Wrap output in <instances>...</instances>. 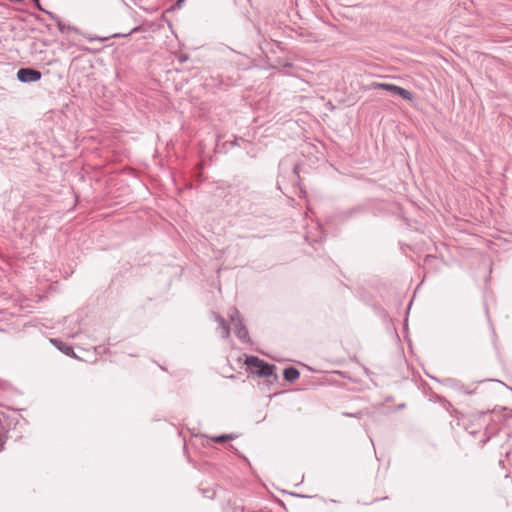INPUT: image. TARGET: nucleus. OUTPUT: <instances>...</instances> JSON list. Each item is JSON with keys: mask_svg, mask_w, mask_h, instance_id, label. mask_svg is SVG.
Segmentation results:
<instances>
[{"mask_svg": "<svg viewBox=\"0 0 512 512\" xmlns=\"http://www.w3.org/2000/svg\"><path fill=\"white\" fill-rule=\"evenodd\" d=\"M50 342L65 355L70 357H76L73 347L70 346L68 343L63 342L62 340L57 338L50 339Z\"/></svg>", "mask_w": 512, "mask_h": 512, "instance_id": "6", "label": "nucleus"}, {"mask_svg": "<svg viewBox=\"0 0 512 512\" xmlns=\"http://www.w3.org/2000/svg\"><path fill=\"white\" fill-rule=\"evenodd\" d=\"M245 364L252 370V373L259 377H273L274 380L278 379L275 374L276 366L260 359L257 356H247Z\"/></svg>", "mask_w": 512, "mask_h": 512, "instance_id": "1", "label": "nucleus"}, {"mask_svg": "<svg viewBox=\"0 0 512 512\" xmlns=\"http://www.w3.org/2000/svg\"><path fill=\"white\" fill-rule=\"evenodd\" d=\"M44 11L51 19L57 21V19H60L57 15H55L54 13L52 12H49V11H45L44 9L42 10Z\"/></svg>", "mask_w": 512, "mask_h": 512, "instance_id": "16", "label": "nucleus"}, {"mask_svg": "<svg viewBox=\"0 0 512 512\" xmlns=\"http://www.w3.org/2000/svg\"><path fill=\"white\" fill-rule=\"evenodd\" d=\"M229 318L234 325V331H235L236 336L242 342H248L249 341L248 330H247L246 326L243 324V320L240 315V312L236 308H233L232 312L229 314Z\"/></svg>", "mask_w": 512, "mask_h": 512, "instance_id": "2", "label": "nucleus"}, {"mask_svg": "<svg viewBox=\"0 0 512 512\" xmlns=\"http://www.w3.org/2000/svg\"><path fill=\"white\" fill-rule=\"evenodd\" d=\"M237 436L235 434H222L212 437L211 440L215 443H225L230 440H234Z\"/></svg>", "mask_w": 512, "mask_h": 512, "instance_id": "8", "label": "nucleus"}, {"mask_svg": "<svg viewBox=\"0 0 512 512\" xmlns=\"http://www.w3.org/2000/svg\"><path fill=\"white\" fill-rule=\"evenodd\" d=\"M229 450H231L233 452L237 451L236 447L234 445H232V444L229 445Z\"/></svg>", "mask_w": 512, "mask_h": 512, "instance_id": "23", "label": "nucleus"}, {"mask_svg": "<svg viewBox=\"0 0 512 512\" xmlns=\"http://www.w3.org/2000/svg\"><path fill=\"white\" fill-rule=\"evenodd\" d=\"M436 398H437L439 401L444 402L446 406H448V407H451V406H452V405H451V403H450L449 401H447L446 399H444V398H442V397H440V396H436Z\"/></svg>", "mask_w": 512, "mask_h": 512, "instance_id": "18", "label": "nucleus"}, {"mask_svg": "<svg viewBox=\"0 0 512 512\" xmlns=\"http://www.w3.org/2000/svg\"><path fill=\"white\" fill-rule=\"evenodd\" d=\"M203 493L204 496L208 498H213L215 495V492L213 490H204Z\"/></svg>", "mask_w": 512, "mask_h": 512, "instance_id": "14", "label": "nucleus"}, {"mask_svg": "<svg viewBox=\"0 0 512 512\" xmlns=\"http://www.w3.org/2000/svg\"><path fill=\"white\" fill-rule=\"evenodd\" d=\"M248 210H252V204L249 205Z\"/></svg>", "mask_w": 512, "mask_h": 512, "instance_id": "27", "label": "nucleus"}, {"mask_svg": "<svg viewBox=\"0 0 512 512\" xmlns=\"http://www.w3.org/2000/svg\"><path fill=\"white\" fill-rule=\"evenodd\" d=\"M293 172H294L296 175H298V173H299V166H298V165L294 166V168H293Z\"/></svg>", "mask_w": 512, "mask_h": 512, "instance_id": "22", "label": "nucleus"}, {"mask_svg": "<svg viewBox=\"0 0 512 512\" xmlns=\"http://www.w3.org/2000/svg\"><path fill=\"white\" fill-rule=\"evenodd\" d=\"M430 259H435V257H434V256H431V255H428V256L426 257V261H428V260H430Z\"/></svg>", "mask_w": 512, "mask_h": 512, "instance_id": "24", "label": "nucleus"}, {"mask_svg": "<svg viewBox=\"0 0 512 512\" xmlns=\"http://www.w3.org/2000/svg\"><path fill=\"white\" fill-rule=\"evenodd\" d=\"M37 20L42 21L43 19L39 16L36 17Z\"/></svg>", "mask_w": 512, "mask_h": 512, "instance_id": "26", "label": "nucleus"}, {"mask_svg": "<svg viewBox=\"0 0 512 512\" xmlns=\"http://www.w3.org/2000/svg\"><path fill=\"white\" fill-rule=\"evenodd\" d=\"M32 1L35 3V5L38 9L43 10V8L41 7V4H40V0H32Z\"/></svg>", "mask_w": 512, "mask_h": 512, "instance_id": "20", "label": "nucleus"}, {"mask_svg": "<svg viewBox=\"0 0 512 512\" xmlns=\"http://www.w3.org/2000/svg\"><path fill=\"white\" fill-rule=\"evenodd\" d=\"M249 196H251L252 199H257L258 198V194L254 191H250L249 193Z\"/></svg>", "mask_w": 512, "mask_h": 512, "instance_id": "19", "label": "nucleus"}, {"mask_svg": "<svg viewBox=\"0 0 512 512\" xmlns=\"http://www.w3.org/2000/svg\"><path fill=\"white\" fill-rule=\"evenodd\" d=\"M364 211V208L361 207V206H357V207H354L348 211L345 212V214L348 216V217H351L353 216L354 214H357V213H361Z\"/></svg>", "mask_w": 512, "mask_h": 512, "instance_id": "12", "label": "nucleus"}, {"mask_svg": "<svg viewBox=\"0 0 512 512\" xmlns=\"http://www.w3.org/2000/svg\"><path fill=\"white\" fill-rule=\"evenodd\" d=\"M42 74L39 70L31 67L20 68L17 71V79L22 83H31L40 80Z\"/></svg>", "mask_w": 512, "mask_h": 512, "instance_id": "4", "label": "nucleus"}, {"mask_svg": "<svg viewBox=\"0 0 512 512\" xmlns=\"http://www.w3.org/2000/svg\"><path fill=\"white\" fill-rule=\"evenodd\" d=\"M186 60H188V55H182V56L179 58V61H180V62H185Z\"/></svg>", "mask_w": 512, "mask_h": 512, "instance_id": "21", "label": "nucleus"}, {"mask_svg": "<svg viewBox=\"0 0 512 512\" xmlns=\"http://www.w3.org/2000/svg\"><path fill=\"white\" fill-rule=\"evenodd\" d=\"M383 499H387V496H384V497H382V498H377V499H375L374 501H379V500H383Z\"/></svg>", "mask_w": 512, "mask_h": 512, "instance_id": "25", "label": "nucleus"}, {"mask_svg": "<svg viewBox=\"0 0 512 512\" xmlns=\"http://www.w3.org/2000/svg\"><path fill=\"white\" fill-rule=\"evenodd\" d=\"M371 88L388 91L394 95L402 97L405 100L413 99L412 92L394 84L373 82L371 84Z\"/></svg>", "mask_w": 512, "mask_h": 512, "instance_id": "3", "label": "nucleus"}, {"mask_svg": "<svg viewBox=\"0 0 512 512\" xmlns=\"http://www.w3.org/2000/svg\"><path fill=\"white\" fill-rule=\"evenodd\" d=\"M8 439V430L0 432V452L4 449V445Z\"/></svg>", "mask_w": 512, "mask_h": 512, "instance_id": "11", "label": "nucleus"}, {"mask_svg": "<svg viewBox=\"0 0 512 512\" xmlns=\"http://www.w3.org/2000/svg\"><path fill=\"white\" fill-rule=\"evenodd\" d=\"M56 23H57L58 29L61 32H65L66 30H73L75 32H78L77 28L69 26V25H65L64 23H62V21L60 19H57Z\"/></svg>", "mask_w": 512, "mask_h": 512, "instance_id": "10", "label": "nucleus"}, {"mask_svg": "<svg viewBox=\"0 0 512 512\" xmlns=\"http://www.w3.org/2000/svg\"><path fill=\"white\" fill-rule=\"evenodd\" d=\"M216 319H217V321H218V323H219V326H220L221 328H222V326H224V325H226V324H227V323H226V321H225V319H224L222 316L217 315Z\"/></svg>", "mask_w": 512, "mask_h": 512, "instance_id": "15", "label": "nucleus"}, {"mask_svg": "<svg viewBox=\"0 0 512 512\" xmlns=\"http://www.w3.org/2000/svg\"><path fill=\"white\" fill-rule=\"evenodd\" d=\"M283 377L288 382H294L300 377V372L294 366H288L283 370Z\"/></svg>", "mask_w": 512, "mask_h": 512, "instance_id": "7", "label": "nucleus"}, {"mask_svg": "<svg viewBox=\"0 0 512 512\" xmlns=\"http://www.w3.org/2000/svg\"><path fill=\"white\" fill-rule=\"evenodd\" d=\"M184 2H185V0H177L176 3L174 4L173 8L180 9Z\"/></svg>", "mask_w": 512, "mask_h": 512, "instance_id": "17", "label": "nucleus"}, {"mask_svg": "<svg viewBox=\"0 0 512 512\" xmlns=\"http://www.w3.org/2000/svg\"><path fill=\"white\" fill-rule=\"evenodd\" d=\"M221 329H222V332H223V337H228L229 333H230L229 326L226 324V325L222 326Z\"/></svg>", "mask_w": 512, "mask_h": 512, "instance_id": "13", "label": "nucleus"}, {"mask_svg": "<svg viewBox=\"0 0 512 512\" xmlns=\"http://www.w3.org/2000/svg\"><path fill=\"white\" fill-rule=\"evenodd\" d=\"M223 512H243V508L237 506L235 503H231V501H228L223 506Z\"/></svg>", "mask_w": 512, "mask_h": 512, "instance_id": "9", "label": "nucleus"}, {"mask_svg": "<svg viewBox=\"0 0 512 512\" xmlns=\"http://www.w3.org/2000/svg\"><path fill=\"white\" fill-rule=\"evenodd\" d=\"M142 30V27L141 26H136L134 28H132L128 33H115V34H112L110 36H106V37H99V36H86V38L89 40V41H106L108 40L109 38H120V37H127L133 33H136V32H139Z\"/></svg>", "mask_w": 512, "mask_h": 512, "instance_id": "5", "label": "nucleus"}]
</instances>
